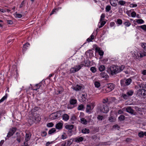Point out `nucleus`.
I'll return each instance as SVG.
<instances>
[{
  "label": "nucleus",
  "mask_w": 146,
  "mask_h": 146,
  "mask_svg": "<svg viewBox=\"0 0 146 146\" xmlns=\"http://www.w3.org/2000/svg\"><path fill=\"white\" fill-rule=\"evenodd\" d=\"M131 15L132 17H135L136 16V14L135 11H133L131 13Z\"/></svg>",
  "instance_id": "4d7b16f0"
},
{
  "label": "nucleus",
  "mask_w": 146,
  "mask_h": 146,
  "mask_svg": "<svg viewBox=\"0 0 146 146\" xmlns=\"http://www.w3.org/2000/svg\"><path fill=\"white\" fill-rule=\"evenodd\" d=\"M46 134V132L43 131L42 133V136H45Z\"/></svg>",
  "instance_id": "338daca9"
},
{
  "label": "nucleus",
  "mask_w": 146,
  "mask_h": 146,
  "mask_svg": "<svg viewBox=\"0 0 146 146\" xmlns=\"http://www.w3.org/2000/svg\"><path fill=\"white\" fill-rule=\"evenodd\" d=\"M101 26H99L98 27L99 28H100L103 27L104 25L106 23V22L104 21H101Z\"/></svg>",
  "instance_id": "09e8293b"
},
{
  "label": "nucleus",
  "mask_w": 146,
  "mask_h": 146,
  "mask_svg": "<svg viewBox=\"0 0 146 146\" xmlns=\"http://www.w3.org/2000/svg\"><path fill=\"white\" fill-rule=\"evenodd\" d=\"M105 17V14L104 13L102 14L101 16L100 19V21H102L104 20Z\"/></svg>",
  "instance_id": "8fccbe9b"
},
{
  "label": "nucleus",
  "mask_w": 146,
  "mask_h": 146,
  "mask_svg": "<svg viewBox=\"0 0 146 146\" xmlns=\"http://www.w3.org/2000/svg\"><path fill=\"white\" fill-rule=\"evenodd\" d=\"M110 102L108 101V98L104 99L102 100L103 104H107L108 105L110 104Z\"/></svg>",
  "instance_id": "6ab92c4d"
},
{
  "label": "nucleus",
  "mask_w": 146,
  "mask_h": 146,
  "mask_svg": "<svg viewBox=\"0 0 146 146\" xmlns=\"http://www.w3.org/2000/svg\"><path fill=\"white\" fill-rule=\"evenodd\" d=\"M145 87L143 88V87H140V88L138 90L137 95L139 96H141V95L145 96Z\"/></svg>",
  "instance_id": "39448f33"
},
{
  "label": "nucleus",
  "mask_w": 146,
  "mask_h": 146,
  "mask_svg": "<svg viewBox=\"0 0 146 146\" xmlns=\"http://www.w3.org/2000/svg\"><path fill=\"white\" fill-rule=\"evenodd\" d=\"M145 43H142L141 44V46L142 48L144 49H145Z\"/></svg>",
  "instance_id": "0e129e2a"
},
{
  "label": "nucleus",
  "mask_w": 146,
  "mask_h": 146,
  "mask_svg": "<svg viewBox=\"0 0 146 146\" xmlns=\"http://www.w3.org/2000/svg\"><path fill=\"white\" fill-rule=\"evenodd\" d=\"M90 70L93 73L95 72L96 71V68L94 67H91L90 68Z\"/></svg>",
  "instance_id": "49530a36"
},
{
  "label": "nucleus",
  "mask_w": 146,
  "mask_h": 146,
  "mask_svg": "<svg viewBox=\"0 0 146 146\" xmlns=\"http://www.w3.org/2000/svg\"><path fill=\"white\" fill-rule=\"evenodd\" d=\"M117 0H110V2L111 6L116 7L117 5Z\"/></svg>",
  "instance_id": "f8f14e48"
},
{
  "label": "nucleus",
  "mask_w": 146,
  "mask_h": 146,
  "mask_svg": "<svg viewBox=\"0 0 146 146\" xmlns=\"http://www.w3.org/2000/svg\"><path fill=\"white\" fill-rule=\"evenodd\" d=\"M106 90L108 92L112 91L114 88V85L113 83H109L107 84Z\"/></svg>",
  "instance_id": "6e6552de"
},
{
  "label": "nucleus",
  "mask_w": 146,
  "mask_h": 146,
  "mask_svg": "<svg viewBox=\"0 0 146 146\" xmlns=\"http://www.w3.org/2000/svg\"><path fill=\"white\" fill-rule=\"evenodd\" d=\"M122 97L125 99H126L127 97H128V95L126 94H122Z\"/></svg>",
  "instance_id": "5fc2aeb1"
},
{
  "label": "nucleus",
  "mask_w": 146,
  "mask_h": 146,
  "mask_svg": "<svg viewBox=\"0 0 146 146\" xmlns=\"http://www.w3.org/2000/svg\"><path fill=\"white\" fill-rule=\"evenodd\" d=\"M97 119L99 121H102L105 119V117L104 115H98Z\"/></svg>",
  "instance_id": "aec40b11"
},
{
  "label": "nucleus",
  "mask_w": 146,
  "mask_h": 146,
  "mask_svg": "<svg viewBox=\"0 0 146 146\" xmlns=\"http://www.w3.org/2000/svg\"><path fill=\"white\" fill-rule=\"evenodd\" d=\"M41 86V84H36L35 85L36 88L33 89L34 90H37L38 89H39Z\"/></svg>",
  "instance_id": "cd10ccee"
},
{
  "label": "nucleus",
  "mask_w": 146,
  "mask_h": 146,
  "mask_svg": "<svg viewBox=\"0 0 146 146\" xmlns=\"http://www.w3.org/2000/svg\"><path fill=\"white\" fill-rule=\"evenodd\" d=\"M94 36L93 35H91V36L89 38L87 39V41L88 42H89L90 41H92V40L94 39Z\"/></svg>",
  "instance_id": "393cba45"
},
{
  "label": "nucleus",
  "mask_w": 146,
  "mask_h": 146,
  "mask_svg": "<svg viewBox=\"0 0 146 146\" xmlns=\"http://www.w3.org/2000/svg\"><path fill=\"white\" fill-rule=\"evenodd\" d=\"M62 119L66 121H67L69 119V116L66 114H64L62 116Z\"/></svg>",
  "instance_id": "4468645a"
},
{
  "label": "nucleus",
  "mask_w": 146,
  "mask_h": 146,
  "mask_svg": "<svg viewBox=\"0 0 146 146\" xmlns=\"http://www.w3.org/2000/svg\"><path fill=\"white\" fill-rule=\"evenodd\" d=\"M126 111L127 112L132 114L134 112L133 110L130 106H128L126 108Z\"/></svg>",
  "instance_id": "ddd939ff"
},
{
  "label": "nucleus",
  "mask_w": 146,
  "mask_h": 146,
  "mask_svg": "<svg viewBox=\"0 0 146 146\" xmlns=\"http://www.w3.org/2000/svg\"><path fill=\"white\" fill-rule=\"evenodd\" d=\"M140 27L145 31H146V25H144L140 26Z\"/></svg>",
  "instance_id": "864d4df0"
},
{
  "label": "nucleus",
  "mask_w": 146,
  "mask_h": 146,
  "mask_svg": "<svg viewBox=\"0 0 146 146\" xmlns=\"http://www.w3.org/2000/svg\"><path fill=\"white\" fill-rule=\"evenodd\" d=\"M133 94V91L132 90H129L127 91L126 93V94L128 96H132Z\"/></svg>",
  "instance_id": "5701e85b"
},
{
  "label": "nucleus",
  "mask_w": 146,
  "mask_h": 146,
  "mask_svg": "<svg viewBox=\"0 0 146 146\" xmlns=\"http://www.w3.org/2000/svg\"><path fill=\"white\" fill-rule=\"evenodd\" d=\"M84 108V106L82 104H81L78 106V110H82Z\"/></svg>",
  "instance_id": "79ce46f5"
},
{
  "label": "nucleus",
  "mask_w": 146,
  "mask_h": 146,
  "mask_svg": "<svg viewBox=\"0 0 146 146\" xmlns=\"http://www.w3.org/2000/svg\"><path fill=\"white\" fill-rule=\"evenodd\" d=\"M76 119V116L74 115H72L71 117L70 121L71 123L72 124L74 123Z\"/></svg>",
  "instance_id": "dca6fc26"
},
{
  "label": "nucleus",
  "mask_w": 146,
  "mask_h": 146,
  "mask_svg": "<svg viewBox=\"0 0 146 146\" xmlns=\"http://www.w3.org/2000/svg\"><path fill=\"white\" fill-rule=\"evenodd\" d=\"M90 62L89 60H87L85 62V66H88L90 65Z\"/></svg>",
  "instance_id": "de8ad7c7"
},
{
  "label": "nucleus",
  "mask_w": 146,
  "mask_h": 146,
  "mask_svg": "<svg viewBox=\"0 0 146 146\" xmlns=\"http://www.w3.org/2000/svg\"><path fill=\"white\" fill-rule=\"evenodd\" d=\"M31 138V135L29 133H26V134L25 141L26 142H28L30 139Z\"/></svg>",
  "instance_id": "f3484780"
},
{
  "label": "nucleus",
  "mask_w": 146,
  "mask_h": 146,
  "mask_svg": "<svg viewBox=\"0 0 146 146\" xmlns=\"http://www.w3.org/2000/svg\"><path fill=\"white\" fill-rule=\"evenodd\" d=\"M125 68V66L123 65L121 66L119 68V72H120L121 71L123 70Z\"/></svg>",
  "instance_id": "3c124183"
},
{
  "label": "nucleus",
  "mask_w": 146,
  "mask_h": 146,
  "mask_svg": "<svg viewBox=\"0 0 146 146\" xmlns=\"http://www.w3.org/2000/svg\"><path fill=\"white\" fill-rule=\"evenodd\" d=\"M58 10L57 9H54L52 10V13L50 14V15H52L54 14V12H56V10Z\"/></svg>",
  "instance_id": "680f3d73"
},
{
  "label": "nucleus",
  "mask_w": 146,
  "mask_h": 146,
  "mask_svg": "<svg viewBox=\"0 0 146 146\" xmlns=\"http://www.w3.org/2000/svg\"><path fill=\"white\" fill-rule=\"evenodd\" d=\"M99 109L101 112L104 113H106L109 111L108 107L107 104L100 105Z\"/></svg>",
  "instance_id": "7ed1b4c3"
},
{
  "label": "nucleus",
  "mask_w": 146,
  "mask_h": 146,
  "mask_svg": "<svg viewBox=\"0 0 146 146\" xmlns=\"http://www.w3.org/2000/svg\"><path fill=\"white\" fill-rule=\"evenodd\" d=\"M136 22L139 24H142L144 23V21L142 19H136Z\"/></svg>",
  "instance_id": "473e14b6"
},
{
  "label": "nucleus",
  "mask_w": 146,
  "mask_h": 146,
  "mask_svg": "<svg viewBox=\"0 0 146 146\" xmlns=\"http://www.w3.org/2000/svg\"><path fill=\"white\" fill-rule=\"evenodd\" d=\"M52 143H53L52 142H47L46 144V146H49V145L52 144Z\"/></svg>",
  "instance_id": "774afa93"
},
{
  "label": "nucleus",
  "mask_w": 146,
  "mask_h": 146,
  "mask_svg": "<svg viewBox=\"0 0 146 146\" xmlns=\"http://www.w3.org/2000/svg\"><path fill=\"white\" fill-rule=\"evenodd\" d=\"M80 121L84 125H86L88 123V121L84 118H81L80 119Z\"/></svg>",
  "instance_id": "412c9836"
},
{
  "label": "nucleus",
  "mask_w": 146,
  "mask_h": 146,
  "mask_svg": "<svg viewBox=\"0 0 146 146\" xmlns=\"http://www.w3.org/2000/svg\"><path fill=\"white\" fill-rule=\"evenodd\" d=\"M72 141H71V139L68 140H67V143L66 146H70V145L72 143Z\"/></svg>",
  "instance_id": "c03bdc74"
},
{
  "label": "nucleus",
  "mask_w": 146,
  "mask_h": 146,
  "mask_svg": "<svg viewBox=\"0 0 146 146\" xmlns=\"http://www.w3.org/2000/svg\"><path fill=\"white\" fill-rule=\"evenodd\" d=\"M95 86L97 88L99 87L100 86V83L99 82L96 81L94 83Z\"/></svg>",
  "instance_id": "e433bc0d"
},
{
  "label": "nucleus",
  "mask_w": 146,
  "mask_h": 146,
  "mask_svg": "<svg viewBox=\"0 0 146 146\" xmlns=\"http://www.w3.org/2000/svg\"><path fill=\"white\" fill-rule=\"evenodd\" d=\"M126 3V2L123 0H120L118 2V4L121 5H124Z\"/></svg>",
  "instance_id": "c85d7f7f"
},
{
  "label": "nucleus",
  "mask_w": 146,
  "mask_h": 146,
  "mask_svg": "<svg viewBox=\"0 0 146 146\" xmlns=\"http://www.w3.org/2000/svg\"><path fill=\"white\" fill-rule=\"evenodd\" d=\"M65 127L66 129L68 130L70 133H71L72 131V129L74 128V125H66Z\"/></svg>",
  "instance_id": "1a4fd4ad"
},
{
  "label": "nucleus",
  "mask_w": 146,
  "mask_h": 146,
  "mask_svg": "<svg viewBox=\"0 0 146 146\" xmlns=\"http://www.w3.org/2000/svg\"><path fill=\"white\" fill-rule=\"evenodd\" d=\"M83 138L82 137H79L77 138L76 139V141L78 142H81L83 141Z\"/></svg>",
  "instance_id": "58836bf2"
},
{
  "label": "nucleus",
  "mask_w": 146,
  "mask_h": 146,
  "mask_svg": "<svg viewBox=\"0 0 146 146\" xmlns=\"http://www.w3.org/2000/svg\"><path fill=\"white\" fill-rule=\"evenodd\" d=\"M113 127L115 129H117L118 130L120 128V127L118 125L116 124L113 126Z\"/></svg>",
  "instance_id": "13d9d810"
},
{
  "label": "nucleus",
  "mask_w": 146,
  "mask_h": 146,
  "mask_svg": "<svg viewBox=\"0 0 146 146\" xmlns=\"http://www.w3.org/2000/svg\"><path fill=\"white\" fill-rule=\"evenodd\" d=\"M107 72L111 75H114L119 72V67L115 65H113L108 67L107 70Z\"/></svg>",
  "instance_id": "f257e3e1"
},
{
  "label": "nucleus",
  "mask_w": 146,
  "mask_h": 146,
  "mask_svg": "<svg viewBox=\"0 0 146 146\" xmlns=\"http://www.w3.org/2000/svg\"><path fill=\"white\" fill-rule=\"evenodd\" d=\"M70 71L71 73H74L78 71V70H77V68L75 66L74 67L71 68Z\"/></svg>",
  "instance_id": "4be33fe9"
},
{
  "label": "nucleus",
  "mask_w": 146,
  "mask_h": 146,
  "mask_svg": "<svg viewBox=\"0 0 146 146\" xmlns=\"http://www.w3.org/2000/svg\"><path fill=\"white\" fill-rule=\"evenodd\" d=\"M100 76L102 78H106V77L107 74H106L104 72H101L100 74Z\"/></svg>",
  "instance_id": "ea45409f"
},
{
  "label": "nucleus",
  "mask_w": 146,
  "mask_h": 146,
  "mask_svg": "<svg viewBox=\"0 0 146 146\" xmlns=\"http://www.w3.org/2000/svg\"><path fill=\"white\" fill-rule=\"evenodd\" d=\"M124 25L127 27H129L131 25V23L128 21H127L124 22Z\"/></svg>",
  "instance_id": "a19ab883"
},
{
  "label": "nucleus",
  "mask_w": 146,
  "mask_h": 146,
  "mask_svg": "<svg viewBox=\"0 0 146 146\" xmlns=\"http://www.w3.org/2000/svg\"><path fill=\"white\" fill-rule=\"evenodd\" d=\"M125 116L123 115H120L118 117V119L120 121H123L125 119Z\"/></svg>",
  "instance_id": "c9c22d12"
},
{
  "label": "nucleus",
  "mask_w": 146,
  "mask_h": 146,
  "mask_svg": "<svg viewBox=\"0 0 146 146\" xmlns=\"http://www.w3.org/2000/svg\"><path fill=\"white\" fill-rule=\"evenodd\" d=\"M17 128L15 127H12L10 129L7 137L9 138L13 135L16 132Z\"/></svg>",
  "instance_id": "423d86ee"
},
{
  "label": "nucleus",
  "mask_w": 146,
  "mask_h": 146,
  "mask_svg": "<svg viewBox=\"0 0 146 146\" xmlns=\"http://www.w3.org/2000/svg\"><path fill=\"white\" fill-rule=\"evenodd\" d=\"M63 123L61 122H58L57 123L55 126L56 128L59 130L61 129L62 128Z\"/></svg>",
  "instance_id": "9d476101"
},
{
  "label": "nucleus",
  "mask_w": 146,
  "mask_h": 146,
  "mask_svg": "<svg viewBox=\"0 0 146 146\" xmlns=\"http://www.w3.org/2000/svg\"><path fill=\"white\" fill-rule=\"evenodd\" d=\"M82 132L84 134L88 133L90 132V130L89 129L85 128L82 130Z\"/></svg>",
  "instance_id": "b1692460"
},
{
  "label": "nucleus",
  "mask_w": 146,
  "mask_h": 146,
  "mask_svg": "<svg viewBox=\"0 0 146 146\" xmlns=\"http://www.w3.org/2000/svg\"><path fill=\"white\" fill-rule=\"evenodd\" d=\"M105 67L104 65H101L99 68V70L100 71H103L105 69Z\"/></svg>",
  "instance_id": "f704fd0d"
},
{
  "label": "nucleus",
  "mask_w": 146,
  "mask_h": 146,
  "mask_svg": "<svg viewBox=\"0 0 146 146\" xmlns=\"http://www.w3.org/2000/svg\"><path fill=\"white\" fill-rule=\"evenodd\" d=\"M56 131V130L55 128H52L49 131L48 133L49 134H51L55 132Z\"/></svg>",
  "instance_id": "a878e982"
},
{
  "label": "nucleus",
  "mask_w": 146,
  "mask_h": 146,
  "mask_svg": "<svg viewBox=\"0 0 146 146\" xmlns=\"http://www.w3.org/2000/svg\"><path fill=\"white\" fill-rule=\"evenodd\" d=\"M21 137L20 136H18L17 138L16 139L19 142H20L21 141L20 140Z\"/></svg>",
  "instance_id": "69168bd1"
},
{
  "label": "nucleus",
  "mask_w": 146,
  "mask_h": 146,
  "mask_svg": "<svg viewBox=\"0 0 146 146\" xmlns=\"http://www.w3.org/2000/svg\"><path fill=\"white\" fill-rule=\"evenodd\" d=\"M96 50V52H98L100 56H103L104 54V52L103 51L101 50L99 48L96 47L95 49Z\"/></svg>",
  "instance_id": "2eb2a0df"
},
{
  "label": "nucleus",
  "mask_w": 146,
  "mask_h": 146,
  "mask_svg": "<svg viewBox=\"0 0 146 146\" xmlns=\"http://www.w3.org/2000/svg\"><path fill=\"white\" fill-rule=\"evenodd\" d=\"M131 82V79L130 78L121 80L120 81L121 85V86H125L130 84Z\"/></svg>",
  "instance_id": "20e7f679"
},
{
  "label": "nucleus",
  "mask_w": 146,
  "mask_h": 146,
  "mask_svg": "<svg viewBox=\"0 0 146 146\" xmlns=\"http://www.w3.org/2000/svg\"><path fill=\"white\" fill-rule=\"evenodd\" d=\"M94 108L92 105H88L87 106V107L86 109V111L87 112H90Z\"/></svg>",
  "instance_id": "9b49d317"
},
{
  "label": "nucleus",
  "mask_w": 146,
  "mask_h": 146,
  "mask_svg": "<svg viewBox=\"0 0 146 146\" xmlns=\"http://www.w3.org/2000/svg\"><path fill=\"white\" fill-rule=\"evenodd\" d=\"M84 65L83 64H81L78 66H75L76 68H77V69L78 71Z\"/></svg>",
  "instance_id": "a18cd8bd"
},
{
  "label": "nucleus",
  "mask_w": 146,
  "mask_h": 146,
  "mask_svg": "<svg viewBox=\"0 0 146 146\" xmlns=\"http://www.w3.org/2000/svg\"><path fill=\"white\" fill-rule=\"evenodd\" d=\"M145 53L141 54L139 52H135V53L133 55V56L135 57L137 59H139L140 58L143 57V56H145Z\"/></svg>",
  "instance_id": "0eeeda50"
},
{
  "label": "nucleus",
  "mask_w": 146,
  "mask_h": 146,
  "mask_svg": "<svg viewBox=\"0 0 146 146\" xmlns=\"http://www.w3.org/2000/svg\"><path fill=\"white\" fill-rule=\"evenodd\" d=\"M53 124L52 123H49L47 124V126L48 127H51L53 126Z\"/></svg>",
  "instance_id": "6e6d98bb"
},
{
  "label": "nucleus",
  "mask_w": 146,
  "mask_h": 146,
  "mask_svg": "<svg viewBox=\"0 0 146 146\" xmlns=\"http://www.w3.org/2000/svg\"><path fill=\"white\" fill-rule=\"evenodd\" d=\"M144 135L146 136V132H145L144 133L143 132H140L139 133L138 135L140 137H143Z\"/></svg>",
  "instance_id": "7c9ffc66"
},
{
  "label": "nucleus",
  "mask_w": 146,
  "mask_h": 146,
  "mask_svg": "<svg viewBox=\"0 0 146 146\" xmlns=\"http://www.w3.org/2000/svg\"><path fill=\"white\" fill-rule=\"evenodd\" d=\"M61 111H59L52 113L49 115V118L52 120L57 119L61 116Z\"/></svg>",
  "instance_id": "f03ea898"
},
{
  "label": "nucleus",
  "mask_w": 146,
  "mask_h": 146,
  "mask_svg": "<svg viewBox=\"0 0 146 146\" xmlns=\"http://www.w3.org/2000/svg\"><path fill=\"white\" fill-rule=\"evenodd\" d=\"M81 88V86L79 85H77L76 86L73 88V89L76 91H78L80 90Z\"/></svg>",
  "instance_id": "a211bd4d"
},
{
  "label": "nucleus",
  "mask_w": 146,
  "mask_h": 146,
  "mask_svg": "<svg viewBox=\"0 0 146 146\" xmlns=\"http://www.w3.org/2000/svg\"><path fill=\"white\" fill-rule=\"evenodd\" d=\"M67 138V136L66 135H61V139H66Z\"/></svg>",
  "instance_id": "e2e57ef3"
},
{
  "label": "nucleus",
  "mask_w": 146,
  "mask_h": 146,
  "mask_svg": "<svg viewBox=\"0 0 146 146\" xmlns=\"http://www.w3.org/2000/svg\"><path fill=\"white\" fill-rule=\"evenodd\" d=\"M15 17L16 18H21L22 17V15L21 14L19 13H15Z\"/></svg>",
  "instance_id": "603ef678"
},
{
  "label": "nucleus",
  "mask_w": 146,
  "mask_h": 146,
  "mask_svg": "<svg viewBox=\"0 0 146 146\" xmlns=\"http://www.w3.org/2000/svg\"><path fill=\"white\" fill-rule=\"evenodd\" d=\"M77 102V100L76 99H71L70 100V104H71L74 105Z\"/></svg>",
  "instance_id": "2f4dec72"
},
{
  "label": "nucleus",
  "mask_w": 146,
  "mask_h": 146,
  "mask_svg": "<svg viewBox=\"0 0 146 146\" xmlns=\"http://www.w3.org/2000/svg\"><path fill=\"white\" fill-rule=\"evenodd\" d=\"M111 9V7L110 5H108L106 6V11L107 12H108Z\"/></svg>",
  "instance_id": "4c0bfd02"
},
{
  "label": "nucleus",
  "mask_w": 146,
  "mask_h": 146,
  "mask_svg": "<svg viewBox=\"0 0 146 146\" xmlns=\"http://www.w3.org/2000/svg\"><path fill=\"white\" fill-rule=\"evenodd\" d=\"M109 121L111 122H115V119L112 116H111L109 117Z\"/></svg>",
  "instance_id": "37998d69"
},
{
  "label": "nucleus",
  "mask_w": 146,
  "mask_h": 146,
  "mask_svg": "<svg viewBox=\"0 0 146 146\" xmlns=\"http://www.w3.org/2000/svg\"><path fill=\"white\" fill-rule=\"evenodd\" d=\"M7 94H6L5 96H4L0 100V103L3 102L7 98Z\"/></svg>",
  "instance_id": "c756f323"
},
{
  "label": "nucleus",
  "mask_w": 146,
  "mask_h": 146,
  "mask_svg": "<svg viewBox=\"0 0 146 146\" xmlns=\"http://www.w3.org/2000/svg\"><path fill=\"white\" fill-rule=\"evenodd\" d=\"M117 23L119 25H121L122 23V21L120 19H117Z\"/></svg>",
  "instance_id": "bf43d9fd"
},
{
  "label": "nucleus",
  "mask_w": 146,
  "mask_h": 146,
  "mask_svg": "<svg viewBox=\"0 0 146 146\" xmlns=\"http://www.w3.org/2000/svg\"><path fill=\"white\" fill-rule=\"evenodd\" d=\"M30 45V44L29 43H27L23 45V51L26 50L27 49V47H28L29 45Z\"/></svg>",
  "instance_id": "72a5a7b5"
},
{
  "label": "nucleus",
  "mask_w": 146,
  "mask_h": 146,
  "mask_svg": "<svg viewBox=\"0 0 146 146\" xmlns=\"http://www.w3.org/2000/svg\"><path fill=\"white\" fill-rule=\"evenodd\" d=\"M137 6V4H131L130 5V7H136Z\"/></svg>",
  "instance_id": "052dcab7"
},
{
  "label": "nucleus",
  "mask_w": 146,
  "mask_h": 146,
  "mask_svg": "<svg viewBox=\"0 0 146 146\" xmlns=\"http://www.w3.org/2000/svg\"><path fill=\"white\" fill-rule=\"evenodd\" d=\"M87 95L86 94H82L81 96V98L82 99L83 101H84L87 98Z\"/></svg>",
  "instance_id": "bb28decb"
}]
</instances>
